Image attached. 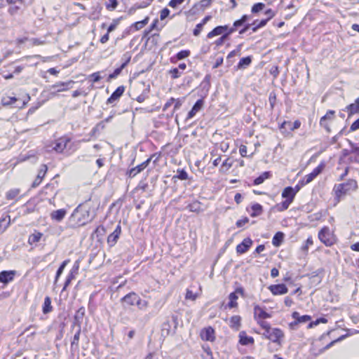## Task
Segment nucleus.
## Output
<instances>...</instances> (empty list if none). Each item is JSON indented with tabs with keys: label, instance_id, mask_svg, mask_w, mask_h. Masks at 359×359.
Wrapping results in <instances>:
<instances>
[{
	"label": "nucleus",
	"instance_id": "nucleus-49",
	"mask_svg": "<svg viewBox=\"0 0 359 359\" xmlns=\"http://www.w3.org/2000/svg\"><path fill=\"white\" fill-rule=\"evenodd\" d=\"M233 165V161L229 158H226L223 163L221 166V170L225 169V170H228L229 168H231Z\"/></svg>",
	"mask_w": 359,
	"mask_h": 359
},
{
	"label": "nucleus",
	"instance_id": "nucleus-22",
	"mask_svg": "<svg viewBox=\"0 0 359 359\" xmlns=\"http://www.w3.org/2000/svg\"><path fill=\"white\" fill-rule=\"evenodd\" d=\"M67 214V211L65 209H59L55 211H53L50 213V217L52 219L55 220L57 222L62 221Z\"/></svg>",
	"mask_w": 359,
	"mask_h": 359
},
{
	"label": "nucleus",
	"instance_id": "nucleus-31",
	"mask_svg": "<svg viewBox=\"0 0 359 359\" xmlns=\"http://www.w3.org/2000/svg\"><path fill=\"white\" fill-rule=\"evenodd\" d=\"M53 310V307L51 306V299L50 297H46L44 299V302L43 304V313L44 314H47L51 312Z\"/></svg>",
	"mask_w": 359,
	"mask_h": 359
},
{
	"label": "nucleus",
	"instance_id": "nucleus-32",
	"mask_svg": "<svg viewBox=\"0 0 359 359\" xmlns=\"http://www.w3.org/2000/svg\"><path fill=\"white\" fill-rule=\"evenodd\" d=\"M229 302L228 303L226 307L229 309L236 308L238 306L237 299L238 296L236 292H231L229 295Z\"/></svg>",
	"mask_w": 359,
	"mask_h": 359
},
{
	"label": "nucleus",
	"instance_id": "nucleus-50",
	"mask_svg": "<svg viewBox=\"0 0 359 359\" xmlns=\"http://www.w3.org/2000/svg\"><path fill=\"white\" fill-rule=\"evenodd\" d=\"M75 275L76 274L73 273V272H69V273L68 274V276L66 278V280H65V285H64V287L62 289L63 291L66 290V288L70 284L71 281L75 278Z\"/></svg>",
	"mask_w": 359,
	"mask_h": 359
},
{
	"label": "nucleus",
	"instance_id": "nucleus-52",
	"mask_svg": "<svg viewBox=\"0 0 359 359\" xmlns=\"http://www.w3.org/2000/svg\"><path fill=\"white\" fill-rule=\"evenodd\" d=\"M264 6H265V5L263 3H257V4H254L253 6L252 7L251 11L253 13H258V12L261 11L262 10H263Z\"/></svg>",
	"mask_w": 359,
	"mask_h": 359
},
{
	"label": "nucleus",
	"instance_id": "nucleus-55",
	"mask_svg": "<svg viewBox=\"0 0 359 359\" xmlns=\"http://www.w3.org/2000/svg\"><path fill=\"white\" fill-rule=\"evenodd\" d=\"M17 101V98L15 97H8L7 98H3L2 103L4 105L13 104Z\"/></svg>",
	"mask_w": 359,
	"mask_h": 359
},
{
	"label": "nucleus",
	"instance_id": "nucleus-58",
	"mask_svg": "<svg viewBox=\"0 0 359 359\" xmlns=\"http://www.w3.org/2000/svg\"><path fill=\"white\" fill-rule=\"evenodd\" d=\"M88 78L91 79L93 83L98 82L101 79L99 72L93 73L92 74L89 75Z\"/></svg>",
	"mask_w": 359,
	"mask_h": 359
},
{
	"label": "nucleus",
	"instance_id": "nucleus-48",
	"mask_svg": "<svg viewBox=\"0 0 359 359\" xmlns=\"http://www.w3.org/2000/svg\"><path fill=\"white\" fill-rule=\"evenodd\" d=\"M189 55L190 51L189 50H183L177 53L176 57L177 60H182L189 57Z\"/></svg>",
	"mask_w": 359,
	"mask_h": 359
},
{
	"label": "nucleus",
	"instance_id": "nucleus-60",
	"mask_svg": "<svg viewBox=\"0 0 359 359\" xmlns=\"http://www.w3.org/2000/svg\"><path fill=\"white\" fill-rule=\"evenodd\" d=\"M203 26L204 25H203V24L201 23L197 24L193 31V34L196 36H198L201 34V32L202 31Z\"/></svg>",
	"mask_w": 359,
	"mask_h": 359
},
{
	"label": "nucleus",
	"instance_id": "nucleus-61",
	"mask_svg": "<svg viewBox=\"0 0 359 359\" xmlns=\"http://www.w3.org/2000/svg\"><path fill=\"white\" fill-rule=\"evenodd\" d=\"M20 9V7L18 5L11 6L8 8V13L13 15L18 13V11Z\"/></svg>",
	"mask_w": 359,
	"mask_h": 359
},
{
	"label": "nucleus",
	"instance_id": "nucleus-6",
	"mask_svg": "<svg viewBox=\"0 0 359 359\" xmlns=\"http://www.w3.org/2000/svg\"><path fill=\"white\" fill-rule=\"evenodd\" d=\"M268 289L273 295H282L287 293L288 288L283 284L271 285L269 286Z\"/></svg>",
	"mask_w": 359,
	"mask_h": 359
},
{
	"label": "nucleus",
	"instance_id": "nucleus-13",
	"mask_svg": "<svg viewBox=\"0 0 359 359\" xmlns=\"http://www.w3.org/2000/svg\"><path fill=\"white\" fill-rule=\"evenodd\" d=\"M69 142L70 139L69 137H62L56 141L53 149L57 152H62L67 147Z\"/></svg>",
	"mask_w": 359,
	"mask_h": 359
},
{
	"label": "nucleus",
	"instance_id": "nucleus-21",
	"mask_svg": "<svg viewBox=\"0 0 359 359\" xmlns=\"http://www.w3.org/2000/svg\"><path fill=\"white\" fill-rule=\"evenodd\" d=\"M137 297H138L137 294L132 292L128 293L126 296H124L121 299V301L126 302L127 304H128L130 306H133V305H135Z\"/></svg>",
	"mask_w": 359,
	"mask_h": 359
},
{
	"label": "nucleus",
	"instance_id": "nucleus-20",
	"mask_svg": "<svg viewBox=\"0 0 359 359\" xmlns=\"http://www.w3.org/2000/svg\"><path fill=\"white\" fill-rule=\"evenodd\" d=\"M130 60V56H128L126 58V60L123 64L118 68H116L113 73L110 74L107 78V81H110L112 79H116L122 72V70L125 68V67L128 65V63Z\"/></svg>",
	"mask_w": 359,
	"mask_h": 359
},
{
	"label": "nucleus",
	"instance_id": "nucleus-19",
	"mask_svg": "<svg viewBox=\"0 0 359 359\" xmlns=\"http://www.w3.org/2000/svg\"><path fill=\"white\" fill-rule=\"evenodd\" d=\"M125 91V87L123 86H118L115 91L111 95V96L107 99V104H112L117 100H118L121 96L123 94Z\"/></svg>",
	"mask_w": 359,
	"mask_h": 359
},
{
	"label": "nucleus",
	"instance_id": "nucleus-44",
	"mask_svg": "<svg viewBox=\"0 0 359 359\" xmlns=\"http://www.w3.org/2000/svg\"><path fill=\"white\" fill-rule=\"evenodd\" d=\"M243 25H244V23L240 19L236 20L233 22V26L231 27H229L228 34H233V32H235L237 30L238 28L243 26Z\"/></svg>",
	"mask_w": 359,
	"mask_h": 359
},
{
	"label": "nucleus",
	"instance_id": "nucleus-59",
	"mask_svg": "<svg viewBox=\"0 0 359 359\" xmlns=\"http://www.w3.org/2000/svg\"><path fill=\"white\" fill-rule=\"evenodd\" d=\"M185 0H170L168 6L172 8H176L179 5L182 4Z\"/></svg>",
	"mask_w": 359,
	"mask_h": 359
},
{
	"label": "nucleus",
	"instance_id": "nucleus-10",
	"mask_svg": "<svg viewBox=\"0 0 359 359\" xmlns=\"http://www.w3.org/2000/svg\"><path fill=\"white\" fill-rule=\"evenodd\" d=\"M74 83V81H68L67 82H57L51 86V88L55 89L56 92H62L72 88V84Z\"/></svg>",
	"mask_w": 359,
	"mask_h": 359
},
{
	"label": "nucleus",
	"instance_id": "nucleus-45",
	"mask_svg": "<svg viewBox=\"0 0 359 359\" xmlns=\"http://www.w3.org/2000/svg\"><path fill=\"white\" fill-rule=\"evenodd\" d=\"M135 305L138 306L140 309H146L148 306V302L145 300H142L139 296L137 298Z\"/></svg>",
	"mask_w": 359,
	"mask_h": 359
},
{
	"label": "nucleus",
	"instance_id": "nucleus-62",
	"mask_svg": "<svg viewBox=\"0 0 359 359\" xmlns=\"http://www.w3.org/2000/svg\"><path fill=\"white\" fill-rule=\"evenodd\" d=\"M170 14V10L167 8H164L161 10L160 13V18L161 20L165 19Z\"/></svg>",
	"mask_w": 359,
	"mask_h": 359
},
{
	"label": "nucleus",
	"instance_id": "nucleus-9",
	"mask_svg": "<svg viewBox=\"0 0 359 359\" xmlns=\"http://www.w3.org/2000/svg\"><path fill=\"white\" fill-rule=\"evenodd\" d=\"M334 111L329 110L325 116H323L320 120V125L323 127L328 133L330 132V128L327 124V121H331L334 118Z\"/></svg>",
	"mask_w": 359,
	"mask_h": 359
},
{
	"label": "nucleus",
	"instance_id": "nucleus-47",
	"mask_svg": "<svg viewBox=\"0 0 359 359\" xmlns=\"http://www.w3.org/2000/svg\"><path fill=\"white\" fill-rule=\"evenodd\" d=\"M149 92V87L148 88H146L143 90L142 93L137 96V101L139 102H143L147 97H148V93Z\"/></svg>",
	"mask_w": 359,
	"mask_h": 359
},
{
	"label": "nucleus",
	"instance_id": "nucleus-2",
	"mask_svg": "<svg viewBox=\"0 0 359 359\" xmlns=\"http://www.w3.org/2000/svg\"><path fill=\"white\" fill-rule=\"evenodd\" d=\"M358 189V183L356 180L350 179L346 183L336 184L334 187L335 196L339 198L342 196H345L351 191H355Z\"/></svg>",
	"mask_w": 359,
	"mask_h": 359
},
{
	"label": "nucleus",
	"instance_id": "nucleus-29",
	"mask_svg": "<svg viewBox=\"0 0 359 359\" xmlns=\"http://www.w3.org/2000/svg\"><path fill=\"white\" fill-rule=\"evenodd\" d=\"M187 208L190 212L199 213L203 211L201 204L199 201H196L187 205Z\"/></svg>",
	"mask_w": 359,
	"mask_h": 359
},
{
	"label": "nucleus",
	"instance_id": "nucleus-40",
	"mask_svg": "<svg viewBox=\"0 0 359 359\" xmlns=\"http://www.w3.org/2000/svg\"><path fill=\"white\" fill-rule=\"evenodd\" d=\"M69 262V260H65L62 264L61 265L59 266L58 269L57 270V272H56V276H55V282H54V284H55L57 283V281L58 280V278H60V276H61V274L62 273L65 266H67V263Z\"/></svg>",
	"mask_w": 359,
	"mask_h": 359
},
{
	"label": "nucleus",
	"instance_id": "nucleus-39",
	"mask_svg": "<svg viewBox=\"0 0 359 359\" xmlns=\"http://www.w3.org/2000/svg\"><path fill=\"white\" fill-rule=\"evenodd\" d=\"M20 192V191L19 189H11L6 193V198L8 200H13L19 195Z\"/></svg>",
	"mask_w": 359,
	"mask_h": 359
},
{
	"label": "nucleus",
	"instance_id": "nucleus-63",
	"mask_svg": "<svg viewBox=\"0 0 359 359\" xmlns=\"http://www.w3.org/2000/svg\"><path fill=\"white\" fill-rule=\"evenodd\" d=\"M118 24V20H114L113 22L108 27L107 32L109 34L113 32Z\"/></svg>",
	"mask_w": 359,
	"mask_h": 359
},
{
	"label": "nucleus",
	"instance_id": "nucleus-23",
	"mask_svg": "<svg viewBox=\"0 0 359 359\" xmlns=\"http://www.w3.org/2000/svg\"><path fill=\"white\" fill-rule=\"evenodd\" d=\"M295 195L294 191H293V187H285L282 192V197L291 202L293 201Z\"/></svg>",
	"mask_w": 359,
	"mask_h": 359
},
{
	"label": "nucleus",
	"instance_id": "nucleus-15",
	"mask_svg": "<svg viewBox=\"0 0 359 359\" xmlns=\"http://www.w3.org/2000/svg\"><path fill=\"white\" fill-rule=\"evenodd\" d=\"M203 104L204 102L203 99L198 100L193 106V107L191 108V109L189 111L187 119L192 118L196 114L197 112L202 109Z\"/></svg>",
	"mask_w": 359,
	"mask_h": 359
},
{
	"label": "nucleus",
	"instance_id": "nucleus-36",
	"mask_svg": "<svg viewBox=\"0 0 359 359\" xmlns=\"http://www.w3.org/2000/svg\"><path fill=\"white\" fill-rule=\"evenodd\" d=\"M252 62V57L251 56H248L245 57H242L238 64V69H245L247 67H248Z\"/></svg>",
	"mask_w": 359,
	"mask_h": 359
},
{
	"label": "nucleus",
	"instance_id": "nucleus-24",
	"mask_svg": "<svg viewBox=\"0 0 359 359\" xmlns=\"http://www.w3.org/2000/svg\"><path fill=\"white\" fill-rule=\"evenodd\" d=\"M292 317L297 320L298 324L304 323L311 320V317L309 315L301 316L297 311H294L292 314Z\"/></svg>",
	"mask_w": 359,
	"mask_h": 359
},
{
	"label": "nucleus",
	"instance_id": "nucleus-14",
	"mask_svg": "<svg viewBox=\"0 0 359 359\" xmlns=\"http://www.w3.org/2000/svg\"><path fill=\"white\" fill-rule=\"evenodd\" d=\"M271 337H269V340L273 343H276L278 344H280V340L284 337L283 332L279 328H273V330L271 331Z\"/></svg>",
	"mask_w": 359,
	"mask_h": 359
},
{
	"label": "nucleus",
	"instance_id": "nucleus-25",
	"mask_svg": "<svg viewBox=\"0 0 359 359\" xmlns=\"http://www.w3.org/2000/svg\"><path fill=\"white\" fill-rule=\"evenodd\" d=\"M239 342L243 346H247L249 344H254V339L252 337L247 336L245 332H241L239 334Z\"/></svg>",
	"mask_w": 359,
	"mask_h": 359
},
{
	"label": "nucleus",
	"instance_id": "nucleus-26",
	"mask_svg": "<svg viewBox=\"0 0 359 359\" xmlns=\"http://www.w3.org/2000/svg\"><path fill=\"white\" fill-rule=\"evenodd\" d=\"M85 315V309L83 307H81L79 309L74 316V323L72 327L74 329L76 326V324L80 325L81 321L83 320V316Z\"/></svg>",
	"mask_w": 359,
	"mask_h": 359
},
{
	"label": "nucleus",
	"instance_id": "nucleus-8",
	"mask_svg": "<svg viewBox=\"0 0 359 359\" xmlns=\"http://www.w3.org/2000/svg\"><path fill=\"white\" fill-rule=\"evenodd\" d=\"M252 245V239L250 238H246L236 246V252L238 254H244L248 251Z\"/></svg>",
	"mask_w": 359,
	"mask_h": 359
},
{
	"label": "nucleus",
	"instance_id": "nucleus-35",
	"mask_svg": "<svg viewBox=\"0 0 359 359\" xmlns=\"http://www.w3.org/2000/svg\"><path fill=\"white\" fill-rule=\"evenodd\" d=\"M11 218L9 215H6L0 219V231L4 232L9 226Z\"/></svg>",
	"mask_w": 359,
	"mask_h": 359
},
{
	"label": "nucleus",
	"instance_id": "nucleus-7",
	"mask_svg": "<svg viewBox=\"0 0 359 359\" xmlns=\"http://www.w3.org/2000/svg\"><path fill=\"white\" fill-rule=\"evenodd\" d=\"M201 337L204 341H214L215 339L214 329L212 327L203 329L201 332Z\"/></svg>",
	"mask_w": 359,
	"mask_h": 359
},
{
	"label": "nucleus",
	"instance_id": "nucleus-37",
	"mask_svg": "<svg viewBox=\"0 0 359 359\" xmlns=\"http://www.w3.org/2000/svg\"><path fill=\"white\" fill-rule=\"evenodd\" d=\"M93 11L91 12V13L88 16L89 19L93 20L99 19L100 13H101V11H102V7L100 6L97 5L96 6L93 7Z\"/></svg>",
	"mask_w": 359,
	"mask_h": 359
},
{
	"label": "nucleus",
	"instance_id": "nucleus-46",
	"mask_svg": "<svg viewBox=\"0 0 359 359\" xmlns=\"http://www.w3.org/2000/svg\"><path fill=\"white\" fill-rule=\"evenodd\" d=\"M229 35H231L230 34H228V32L224 33L221 37H219L218 39H217L215 42V45L217 46H222L224 41L228 39Z\"/></svg>",
	"mask_w": 359,
	"mask_h": 359
},
{
	"label": "nucleus",
	"instance_id": "nucleus-56",
	"mask_svg": "<svg viewBox=\"0 0 359 359\" xmlns=\"http://www.w3.org/2000/svg\"><path fill=\"white\" fill-rule=\"evenodd\" d=\"M268 21H269L268 19L262 20L260 22H258L257 27H252V32H256L258 29L264 27L266 25Z\"/></svg>",
	"mask_w": 359,
	"mask_h": 359
},
{
	"label": "nucleus",
	"instance_id": "nucleus-43",
	"mask_svg": "<svg viewBox=\"0 0 359 359\" xmlns=\"http://www.w3.org/2000/svg\"><path fill=\"white\" fill-rule=\"evenodd\" d=\"M292 202L290 201L289 200H285L284 201H283L282 203H280V204H278L276 205V208L278 211H284V210H286L290 205L292 203Z\"/></svg>",
	"mask_w": 359,
	"mask_h": 359
},
{
	"label": "nucleus",
	"instance_id": "nucleus-3",
	"mask_svg": "<svg viewBox=\"0 0 359 359\" xmlns=\"http://www.w3.org/2000/svg\"><path fill=\"white\" fill-rule=\"evenodd\" d=\"M318 238L326 246H332L336 242L333 231L328 226L321 229L318 233Z\"/></svg>",
	"mask_w": 359,
	"mask_h": 359
},
{
	"label": "nucleus",
	"instance_id": "nucleus-28",
	"mask_svg": "<svg viewBox=\"0 0 359 359\" xmlns=\"http://www.w3.org/2000/svg\"><path fill=\"white\" fill-rule=\"evenodd\" d=\"M284 233L283 232H277L273 237L272 243L274 246L278 247L283 241Z\"/></svg>",
	"mask_w": 359,
	"mask_h": 359
},
{
	"label": "nucleus",
	"instance_id": "nucleus-4",
	"mask_svg": "<svg viewBox=\"0 0 359 359\" xmlns=\"http://www.w3.org/2000/svg\"><path fill=\"white\" fill-rule=\"evenodd\" d=\"M156 156V153L152 154L148 159L142 162L141 164L128 170L126 172V175L128 176V177L130 178L135 177L138 173L142 172L149 165V163L153 160V158Z\"/></svg>",
	"mask_w": 359,
	"mask_h": 359
},
{
	"label": "nucleus",
	"instance_id": "nucleus-30",
	"mask_svg": "<svg viewBox=\"0 0 359 359\" xmlns=\"http://www.w3.org/2000/svg\"><path fill=\"white\" fill-rule=\"evenodd\" d=\"M346 109L348 113V117H350L355 114L359 113V104L355 101L354 103L348 105Z\"/></svg>",
	"mask_w": 359,
	"mask_h": 359
},
{
	"label": "nucleus",
	"instance_id": "nucleus-64",
	"mask_svg": "<svg viewBox=\"0 0 359 359\" xmlns=\"http://www.w3.org/2000/svg\"><path fill=\"white\" fill-rule=\"evenodd\" d=\"M359 129V118L355 121L350 127V131L353 132Z\"/></svg>",
	"mask_w": 359,
	"mask_h": 359
},
{
	"label": "nucleus",
	"instance_id": "nucleus-1",
	"mask_svg": "<svg viewBox=\"0 0 359 359\" xmlns=\"http://www.w3.org/2000/svg\"><path fill=\"white\" fill-rule=\"evenodd\" d=\"M95 214L91 212V207L88 202L81 203L73 211L69 218V226L76 229L84 226L91 222Z\"/></svg>",
	"mask_w": 359,
	"mask_h": 359
},
{
	"label": "nucleus",
	"instance_id": "nucleus-27",
	"mask_svg": "<svg viewBox=\"0 0 359 359\" xmlns=\"http://www.w3.org/2000/svg\"><path fill=\"white\" fill-rule=\"evenodd\" d=\"M271 177V174L269 171L264 172L262 175H260L259 177L255 178L253 181L254 185H259L262 184L265 180L269 179Z\"/></svg>",
	"mask_w": 359,
	"mask_h": 359
},
{
	"label": "nucleus",
	"instance_id": "nucleus-11",
	"mask_svg": "<svg viewBox=\"0 0 359 359\" xmlns=\"http://www.w3.org/2000/svg\"><path fill=\"white\" fill-rule=\"evenodd\" d=\"M254 317L255 320H263L269 318L271 316L266 313L261 306L255 305L254 306Z\"/></svg>",
	"mask_w": 359,
	"mask_h": 359
},
{
	"label": "nucleus",
	"instance_id": "nucleus-53",
	"mask_svg": "<svg viewBox=\"0 0 359 359\" xmlns=\"http://www.w3.org/2000/svg\"><path fill=\"white\" fill-rule=\"evenodd\" d=\"M48 168L47 165L45 164H43L41 165L40 169L39 170L37 177H39L40 179H43L47 172Z\"/></svg>",
	"mask_w": 359,
	"mask_h": 359
},
{
	"label": "nucleus",
	"instance_id": "nucleus-33",
	"mask_svg": "<svg viewBox=\"0 0 359 359\" xmlns=\"http://www.w3.org/2000/svg\"><path fill=\"white\" fill-rule=\"evenodd\" d=\"M252 212L250 213V216L252 217H257L260 215L263 212L262 206L259 203H255L251 207Z\"/></svg>",
	"mask_w": 359,
	"mask_h": 359
},
{
	"label": "nucleus",
	"instance_id": "nucleus-34",
	"mask_svg": "<svg viewBox=\"0 0 359 359\" xmlns=\"http://www.w3.org/2000/svg\"><path fill=\"white\" fill-rule=\"evenodd\" d=\"M241 318L240 316H233L230 319V327L238 330L241 326Z\"/></svg>",
	"mask_w": 359,
	"mask_h": 359
},
{
	"label": "nucleus",
	"instance_id": "nucleus-17",
	"mask_svg": "<svg viewBox=\"0 0 359 359\" xmlns=\"http://www.w3.org/2000/svg\"><path fill=\"white\" fill-rule=\"evenodd\" d=\"M81 334V325H78L77 330L71 341V351L76 352L79 350V342Z\"/></svg>",
	"mask_w": 359,
	"mask_h": 359
},
{
	"label": "nucleus",
	"instance_id": "nucleus-12",
	"mask_svg": "<svg viewBox=\"0 0 359 359\" xmlns=\"http://www.w3.org/2000/svg\"><path fill=\"white\" fill-rule=\"evenodd\" d=\"M121 232V227L119 224H118L114 231L111 234H109L107 238V243L110 246H114L116 243Z\"/></svg>",
	"mask_w": 359,
	"mask_h": 359
},
{
	"label": "nucleus",
	"instance_id": "nucleus-5",
	"mask_svg": "<svg viewBox=\"0 0 359 359\" xmlns=\"http://www.w3.org/2000/svg\"><path fill=\"white\" fill-rule=\"evenodd\" d=\"M324 167V164L320 163L314 168L311 173L306 175L303 180H300L302 185H306L311 182L323 171Z\"/></svg>",
	"mask_w": 359,
	"mask_h": 359
},
{
	"label": "nucleus",
	"instance_id": "nucleus-42",
	"mask_svg": "<svg viewBox=\"0 0 359 359\" xmlns=\"http://www.w3.org/2000/svg\"><path fill=\"white\" fill-rule=\"evenodd\" d=\"M149 21V18H146L143 20L138 21L133 24L132 27L135 28V30H139L143 28Z\"/></svg>",
	"mask_w": 359,
	"mask_h": 359
},
{
	"label": "nucleus",
	"instance_id": "nucleus-54",
	"mask_svg": "<svg viewBox=\"0 0 359 359\" xmlns=\"http://www.w3.org/2000/svg\"><path fill=\"white\" fill-rule=\"evenodd\" d=\"M118 6L117 0H109V3L106 4L107 9L109 11H113Z\"/></svg>",
	"mask_w": 359,
	"mask_h": 359
},
{
	"label": "nucleus",
	"instance_id": "nucleus-51",
	"mask_svg": "<svg viewBox=\"0 0 359 359\" xmlns=\"http://www.w3.org/2000/svg\"><path fill=\"white\" fill-rule=\"evenodd\" d=\"M213 1L214 0H201L199 1L198 5L200 6L201 9L203 10L205 8L209 7ZM195 6H197V4H196Z\"/></svg>",
	"mask_w": 359,
	"mask_h": 359
},
{
	"label": "nucleus",
	"instance_id": "nucleus-38",
	"mask_svg": "<svg viewBox=\"0 0 359 359\" xmlns=\"http://www.w3.org/2000/svg\"><path fill=\"white\" fill-rule=\"evenodd\" d=\"M42 236V233L40 232H35L29 236L28 242L29 244H34L38 243Z\"/></svg>",
	"mask_w": 359,
	"mask_h": 359
},
{
	"label": "nucleus",
	"instance_id": "nucleus-41",
	"mask_svg": "<svg viewBox=\"0 0 359 359\" xmlns=\"http://www.w3.org/2000/svg\"><path fill=\"white\" fill-rule=\"evenodd\" d=\"M174 178H177L181 180H185L188 179V174L184 170L178 169L177 170V175L173 176V179Z\"/></svg>",
	"mask_w": 359,
	"mask_h": 359
},
{
	"label": "nucleus",
	"instance_id": "nucleus-16",
	"mask_svg": "<svg viewBox=\"0 0 359 359\" xmlns=\"http://www.w3.org/2000/svg\"><path fill=\"white\" fill-rule=\"evenodd\" d=\"M229 27L228 25L217 26V27H215L211 32H210L208 34L207 37L208 39H211L214 36H218L220 34L223 35L224 33L229 32Z\"/></svg>",
	"mask_w": 359,
	"mask_h": 359
},
{
	"label": "nucleus",
	"instance_id": "nucleus-18",
	"mask_svg": "<svg viewBox=\"0 0 359 359\" xmlns=\"http://www.w3.org/2000/svg\"><path fill=\"white\" fill-rule=\"evenodd\" d=\"M15 271H3L0 273V282L7 284L14 279Z\"/></svg>",
	"mask_w": 359,
	"mask_h": 359
},
{
	"label": "nucleus",
	"instance_id": "nucleus-57",
	"mask_svg": "<svg viewBox=\"0 0 359 359\" xmlns=\"http://www.w3.org/2000/svg\"><path fill=\"white\" fill-rule=\"evenodd\" d=\"M170 74L171 75L172 79H175L179 78L182 73L180 72L178 68H173L170 70Z\"/></svg>",
	"mask_w": 359,
	"mask_h": 359
}]
</instances>
